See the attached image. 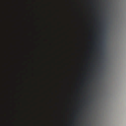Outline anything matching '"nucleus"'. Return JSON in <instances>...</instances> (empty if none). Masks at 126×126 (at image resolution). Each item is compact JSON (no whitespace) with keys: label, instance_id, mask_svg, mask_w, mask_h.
Instances as JSON below:
<instances>
[{"label":"nucleus","instance_id":"1","mask_svg":"<svg viewBox=\"0 0 126 126\" xmlns=\"http://www.w3.org/2000/svg\"><path fill=\"white\" fill-rule=\"evenodd\" d=\"M6 31L7 32H8V30L7 29H6Z\"/></svg>","mask_w":126,"mask_h":126},{"label":"nucleus","instance_id":"4","mask_svg":"<svg viewBox=\"0 0 126 126\" xmlns=\"http://www.w3.org/2000/svg\"><path fill=\"white\" fill-rule=\"evenodd\" d=\"M7 57H8V55H7Z\"/></svg>","mask_w":126,"mask_h":126},{"label":"nucleus","instance_id":"2","mask_svg":"<svg viewBox=\"0 0 126 126\" xmlns=\"http://www.w3.org/2000/svg\"><path fill=\"white\" fill-rule=\"evenodd\" d=\"M6 65H8V63H6Z\"/></svg>","mask_w":126,"mask_h":126},{"label":"nucleus","instance_id":"3","mask_svg":"<svg viewBox=\"0 0 126 126\" xmlns=\"http://www.w3.org/2000/svg\"><path fill=\"white\" fill-rule=\"evenodd\" d=\"M7 3H9V2H7Z\"/></svg>","mask_w":126,"mask_h":126}]
</instances>
